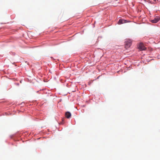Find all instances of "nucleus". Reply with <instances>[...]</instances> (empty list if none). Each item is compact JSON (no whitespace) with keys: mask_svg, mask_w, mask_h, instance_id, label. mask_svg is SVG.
<instances>
[{"mask_svg":"<svg viewBox=\"0 0 160 160\" xmlns=\"http://www.w3.org/2000/svg\"><path fill=\"white\" fill-rule=\"evenodd\" d=\"M131 44V41L130 40H127L125 41V48L126 49H127L130 47Z\"/></svg>","mask_w":160,"mask_h":160,"instance_id":"1","label":"nucleus"},{"mask_svg":"<svg viewBox=\"0 0 160 160\" xmlns=\"http://www.w3.org/2000/svg\"><path fill=\"white\" fill-rule=\"evenodd\" d=\"M160 18L159 17H156L153 19L151 20V21L153 23H156L158 22L160 20Z\"/></svg>","mask_w":160,"mask_h":160,"instance_id":"2","label":"nucleus"},{"mask_svg":"<svg viewBox=\"0 0 160 160\" xmlns=\"http://www.w3.org/2000/svg\"><path fill=\"white\" fill-rule=\"evenodd\" d=\"M138 48L141 50H144L146 49V48L145 47L143 44L140 43L139 45Z\"/></svg>","mask_w":160,"mask_h":160,"instance_id":"3","label":"nucleus"},{"mask_svg":"<svg viewBox=\"0 0 160 160\" xmlns=\"http://www.w3.org/2000/svg\"><path fill=\"white\" fill-rule=\"evenodd\" d=\"M127 22V20H124L123 19H120L119 20L118 22V24H123L126 22Z\"/></svg>","mask_w":160,"mask_h":160,"instance_id":"4","label":"nucleus"},{"mask_svg":"<svg viewBox=\"0 0 160 160\" xmlns=\"http://www.w3.org/2000/svg\"><path fill=\"white\" fill-rule=\"evenodd\" d=\"M65 116L66 117L68 118H70L71 116V113L69 112H67L65 113Z\"/></svg>","mask_w":160,"mask_h":160,"instance_id":"5","label":"nucleus"},{"mask_svg":"<svg viewBox=\"0 0 160 160\" xmlns=\"http://www.w3.org/2000/svg\"><path fill=\"white\" fill-rule=\"evenodd\" d=\"M154 1H156V0H153Z\"/></svg>","mask_w":160,"mask_h":160,"instance_id":"6","label":"nucleus"}]
</instances>
